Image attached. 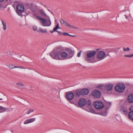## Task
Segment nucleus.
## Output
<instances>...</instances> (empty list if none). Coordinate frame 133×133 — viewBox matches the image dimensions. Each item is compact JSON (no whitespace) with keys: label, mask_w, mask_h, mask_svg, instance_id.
I'll list each match as a JSON object with an SVG mask.
<instances>
[{"label":"nucleus","mask_w":133,"mask_h":133,"mask_svg":"<svg viewBox=\"0 0 133 133\" xmlns=\"http://www.w3.org/2000/svg\"><path fill=\"white\" fill-rule=\"evenodd\" d=\"M34 18L40 21V23L41 25L44 26H50L51 24V22L50 18L48 16L47 19L38 16L37 15L35 14H34Z\"/></svg>","instance_id":"f257e3e1"},{"label":"nucleus","mask_w":133,"mask_h":133,"mask_svg":"<svg viewBox=\"0 0 133 133\" xmlns=\"http://www.w3.org/2000/svg\"><path fill=\"white\" fill-rule=\"evenodd\" d=\"M96 52L94 50L89 51L87 53V57L85 60L88 63H93L95 62L94 58H92L96 54Z\"/></svg>","instance_id":"f03ea898"},{"label":"nucleus","mask_w":133,"mask_h":133,"mask_svg":"<svg viewBox=\"0 0 133 133\" xmlns=\"http://www.w3.org/2000/svg\"><path fill=\"white\" fill-rule=\"evenodd\" d=\"M60 50L55 49L50 54V56L53 58L57 60L62 59L60 56Z\"/></svg>","instance_id":"7ed1b4c3"},{"label":"nucleus","mask_w":133,"mask_h":133,"mask_svg":"<svg viewBox=\"0 0 133 133\" xmlns=\"http://www.w3.org/2000/svg\"><path fill=\"white\" fill-rule=\"evenodd\" d=\"M125 88V87L124 84L121 83H118L115 87L116 90L120 93L123 92Z\"/></svg>","instance_id":"20e7f679"},{"label":"nucleus","mask_w":133,"mask_h":133,"mask_svg":"<svg viewBox=\"0 0 133 133\" xmlns=\"http://www.w3.org/2000/svg\"><path fill=\"white\" fill-rule=\"evenodd\" d=\"M93 105L94 107L97 109H101L104 107L103 103L101 101H96L93 103Z\"/></svg>","instance_id":"39448f33"},{"label":"nucleus","mask_w":133,"mask_h":133,"mask_svg":"<svg viewBox=\"0 0 133 133\" xmlns=\"http://www.w3.org/2000/svg\"><path fill=\"white\" fill-rule=\"evenodd\" d=\"M65 98L68 100L72 99L74 96V93L71 91H69L65 93Z\"/></svg>","instance_id":"423d86ee"},{"label":"nucleus","mask_w":133,"mask_h":133,"mask_svg":"<svg viewBox=\"0 0 133 133\" xmlns=\"http://www.w3.org/2000/svg\"><path fill=\"white\" fill-rule=\"evenodd\" d=\"M105 53L102 51H99L97 55V58L100 60H102L105 57Z\"/></svg>","instance_id":"0eeeda50"},{"label":"nucleus","mask_w":133,"mask_h":133,"mask_svg":"<svg viewBox=\"0 0 133 133\" xmlns=\"http://www.w3.org/2000/svg\"><path fill=\"white\" fill-rule=\"evenodd\" d=\"M113 87L112 84L108 83L104 85V91L106 92L111 91L112 90Z\"/></svg>","instance_id":"6e6552de"},{"label":"nucleus","mask_w":133,"mask_h":133,"mask_svg":"<svg viewBox=\"0 0 133 133\" xmlns=\"http://www.w3.org/2000/svg\"><path fill=\"white\" fill-rule=\"evenodd\" d=\"M92 96L95 98H99L101 96V93L100 92L97 90H93L92 93Z\"/></svg>","instance_id":"1a4fd4ad"},{"label":"nucleus","mask_w":133,"mask_h":133,"mask_svg":"<svg viewBox=\"0 0 133 133\" xmlns=\"http://www.w3.org/2000/svg\"><path fill=\"white\" fill-rule=\"evenodd\" d=\"M86 103V100L83 98L80 99L78 102L79 105L81 107H82L85 105Z\"/></svg>","instance_id":"9d476101"},{"label":"nucleus","mask_w":133,"mask_h":133,"mask_svg":"<svg viewBox=\"0 0 133 133\" xmlns=\"http://www.w3.org/2000/svg\"><path fill=\"white\" fill-rule=\"evenodd\" d=\"M66 51L69 53V55L70 58H71L73 57L74 54V50L68 48L66 49Z\"/></svg>","instance_id":"9b49d317"},{"label":"nucleus","mask_w":133,"mask_h":133,"mask_svg":"<svg viewBox=\"0 0 133 133\" xmlns=\"http://www.w3.org/2000/svg\"><path fill=\"white\" fill-rule=\"evenodd\" d=\"M16 9L17 10L21 12H23L25 9L24 6L21 4L17 5L16 7Z\"/></svg>","instance_id":"f8f14e48"},{"label":"nucleus","mask_w":133,"mask_h":133,"mask_svg":"<svg viewBox=\"0 0 133 133\" xmlns=\"http://www.w3.org/2000/svg\"><path fill=\"white\" fill-rule=\"evenodd\" d=\"M81 95H87L89 93V90L87 89H83L82 90L81 89Z\"/></svg>","instance_id":"ddd939ff"},{"label":"nucleus","mask_w":133,"mask_h":133,"mask_svg":"<svg viewBox=\"0 0 133 133\" xmlns=\"http://www.w3.org/2000/svg\"><path fill=\"white\" fill-rule=\"evenodd\" d=\"M81 92V89H79L74 91L73 93L76 97H79L80 96H82Z\"/></svg>","instance_id":"4468645a"},{"label":"nucleus","mask_w":133,"mask_h":133,"mask_svg":"<svg viewBox=\"0 0 133 133\" xmlns=\"http://www.w3.org/2000/svg\"><path fill=\"white\" fill-rule=\"evenodd\" d=\"M7 66L9 67L10 69H12L15 68H18L22 69H25V68L20 66H17L12 64H10L9 65H7Z\"/></svg>","instance_id":"2eb2a0df"},{"label":"nucleus","mask_w":133,"mask_h":133,"mask_svg":"<svg viewBox=\"0 0 133 133\" xmlns=\"http://www.w3.org/2000/svg\"><path fill=\"white\" fill-rule=\"evenodd\" d=\"M35 120V118H32L27 119L24 122V124H27L29 123H32Z\"/></svg>","instance_id":"dca6fc26"},{"label":"nucleus","mask_w":133,"mask_h":133,"mask_svg":"<svg viewBox=\"0 0 133 133\" xmlns=\"http://www.w3.org/2000/svg\"><path fill=\"white\" fill-rule=\"evenodd\" d=\"M121 111L123 114L125 115H128V112L127 109L124 108L123 107H121Z\"/></svg>","instance_id":"f3484780"},{"label":"nucleus","mask_w":133,"mask_h":133,"mask_svg":"<svg viewBox=\"0 0 133 133\" xmlns=\"http://www.w3.org/2000/svg\"><path fill=\"white\" fill-rule=\"evenodd\" d=\"M68 55V54L66 52L64 51H63L61 52L60 51V56L61 58H65Z\"/></svg>","instance_id":"a211bd4d"},{"label":"nucleus","mask_w":133,"mask_h":133,"mask_svg":"<svg viewBox=\"0 0 133 133\" xmlns=\"http://www.w3.org/2000/svg\"><path fill=\"white\" fill-rule=\"evenodd\" d=\"M38 12L42 16L45 17H48V16L47 15L45 11L42 9H41L39 10Z\"/></svg>","instance_id":"6ab92c4d"},{"label":"nucleus","mask_w":133,"mask_h":133,"mask_svg":"<svg viewBox=\"0 0 133 133\" xmlns=\"http://www.w3.org/2000/svg\"><path fill=\"white\" fill-rule=\"evenodd\" d=\"M128 101L129 103L133 102V94H131L128 96Z\"/></svg>","instance_id":"aec40b11"},{"label":"nucleus","mask_w":133,"mask_h":133,"mask_svg":"<svg viewBox=\"0 0 133 133\" xmlns=\"http://www.w3.org/2000/svg\"><path fill=\"white\" fill-rule=\"evenodd\" d=\"M128 115L129 119L133 122V111H130Z\"/></svg>","instance_id":"412c9836"},{"label":"nucleus","mask_w":133,"mask_h":133,"mask_svg":"<svg viewBox=\"0 0 133 133\" xmlns=\"http://www.w3.org/2000/svg\"><path fill=\"white\" fill-rule=\"evenodd\" d=\"M26 7L27 8L26 9V11L28 9H30L33 12H34L35 11V9L31 5H26Z\"/></svg>","instance_id":"4be33fe9"},{"label":"nucleus","mask_w":133,"mask_h":133,"mask_svg":"<svg viewBox=\"0 0 133 133\" xmlns=\"http://www.w3.org/2000/svg\"><path fill=\"white\" fill-rule=\"evenodd\" d=\"M64 25L67 26L68 27H69L73 28V29H75L76 28V27L72 25H70L69 23H68L67 22H66L65 23Z\"/></svg>","instance_id":"5701e85b"},{"label":"nucleus","mask_w":133,"mask_h":133,"mask_svg":"<svg viewBox=\"0 0 133 133\" xmlns=\"http://www.w3.org/2000/svg\"><path fill=\"white\" fill-rule=\"evenodd\" d=\"M2 23L3 26V29L4 30H6V24L5 22L3 21H2Z\"/></svg>","instance_id":"b1692460"},{"label":"nucleus","mask_w":133,"mask_h":133,"mask_svg":"<svg viewBox=\"0 0 133 133\" xmlns=\"http://www.w3.org/2000/svg\"><path fill=\"white\" fill-rule=\"evenodd\" d=\"M34 111V110L33 109H30L29 110H28L26 112H25V114L27 115H29L31 113L33 112Z\"/></svg>","instance_id":"393cba45"},{"label":"nucleus","mask_w":133,"mask_h":133,"mask_svg":"<svg viewBox=\"0 0 133 133\" xmlns=\"http://www.w3.org/2000/svg\"><path fill=\"white\" fill-rule=\"evenodd\" d=\"M98 89L101 90H104V85H98Z\"/></svg>","instance_id":"a878e982"},{"label":"nucleus","mask_w":133,"mask_h":133,"mask_svg":"<svg viewBox=\"0 0 133 133\" xmlns=\"http://www.w3.org/2000/svg\"><path fill=\"white\" fill-rule=\"evenodd\" d=\"M16 84L18 85L19 88H21L24 86V84L21 82L17 83H16Z\"/></svg>","instance_id":"bb28decb"},{"label":"nucleus","mask_w":133,"mask_h":133,"mask_svg":"<svg viewBox=\"0 0 133 133\" xmlns=\"http://www.w3.org/2000/svg\"><path fill=\"white\" fill-rule=\"evenodd\" d=\"M39 31L40 32L43 33H45L47 31L45 29H39Z\"/></svg>","instance_id":"cd10ccee"},{"label":"nucleus","mask_w":133,"mask_h":133,"mask_svg":"<svg viewBox=\"0 0 133 133\" xmlns=\"http://www.w3.org/2000/svg\"><path fill=\"white\" fill-rule=\"evenodd\" d=\"M6 8V6L4 7L0 3V10H2L3 9L4 10Z\"/></svg>","instance_id":"c85d7f7f"},{"label":"nucleus","mask_w":133,"mask_h":133,"mask_svg":"<svg viewBox=\"0 0 133 133\" xmlns=\"http://www.w3.org/2000/svg\"><path fill=\"white\" fill-rule=\"evenodd\" d=\"M16 13L19 16H21L22 17L23 16V15L22 14V12H21V11H18L17 10L16 11Z\"/></svg>","instance_id":"c756f323"},{"label":"nucleus","mask_w":133,"mask_h":133,"mask_svg":"<svg viewBox=\"0 0 133 133\" xmlns=\"http://www.w3.org/2000/svg\"><path fill=\"white\" fill-rule=\"evenodd\" d=\"M124 56L125 57H133V54L125 55H124Z\"/></svg>","instance_id":"7c9ffc66"},{"label":"nucleus","mask_w":133,"mask_h":133,"mask_svg":"<svg viewBox=\"0 0 133 133\" xmlns=\"http://www.w3.org/2000/svg\"><path fill=\"white\" fill-rule=\"evenodd\" d=\"M63 34L64 35H68L70 36L73 37H74L75 36V35H70L68 34V33H66V32H63Z\"/></svg>","instance_id":"2f4dec72"},{"label":"nucleus","mask_w":133,"mask_h":133,"mask_svg":"<svg viewBox=\"0 0 133 133\" xmlns=\"http://www.w3.org/2000/svg\"><path fill=\"white\" fill-rule=\"evenodd\" d=\"M59 27V24H58L54 28L53 30L54 31H56V30L58 29Z\"/></svg>","instance_id":"473e14b6"},{"label":"nucleus","mask_w":133,"mask_h":133,"mask_svg":"<svg viewBox=\"0 0 133 133\" xmlns=\"http://www.w3.org/2000/svg\"><path fill=\"white\" fill-rule=\"evenodd\" d=\"M60 22L61 24H64L66 22L63 19H60Z\"/></svg>","instance_id":"72a5a7b5"},{"label":"nucleus","mask_w":133,"mask_h":133,"mask_svg":"<svg viewBox=\"0 0 133 133\" xmlns=\"http://www.w3.org/2000/svg\"><path fill=\"white\" fill-rule=\"evenodd\" d=\"M123 50L124 51H129L130 50V49L128 47L126 48H123Z\"/></svg>","instance_id":"f704fd0d"},{"label":"nucleus","mask_w":133,"mask_h":133,"mask_svg":"<svg viewBox=\"0 0 133 133\" xmlns=\"http://www.w3.org/2000/svg\"><path fill=\"white\" fill-rule=\"evenodd\" d=\"M37 29V27L36 26H34L33 27V30L34 31H35Z\"/></svg>","instance_id":"c9c22d12"},{"label":"nucleus","mask_w":133,"mask_h":133,"mask_svg":"<svg viewBox=\"0 0 133 133\" xmlns=\"http://www.w3.org/2000/svg\"><path fill=\"white\" fill-rule=\"evenodd\" d=\"M129 110L131 111H133V105L130 107L129 108Z\"/></svg>","instance_id":"e433bc0d"},{"label":"nucleus","mask_w":133,"mask_h":133,"mask_svg":"<svg viewBox=\"0 0 133 133\" xmlns=\"http://www.w3.org/2000/svg\"><path fill=\"white\" fill-rule=\"evenodd\" d=\"M82 52L81 51H80L78 53L77 55V56L78 57H79L80 56L81 53Z\"/></svg>","instance_id":"4c0bfd02"},{"label":"nucleus","mask_w":133,"mask_h":133,"mask_svg":"<svg viewBox=\"0 0 133 133\" xmlns=\"http://www.w3.org/2000/svg\"><path fill=\"white\" fill-rule=\"evenodd\" d=\"M0 109L1 110H3V111H5V108L2 107H1L0 108Z\"/></svg>","instance_id":"58836bf2"},{"label":"nucleus","mask_w":133,"mask_h":133,"mask_svg":"<svg viewBox=\"0 0 133 133\" xmlns=\"http://www.w3.org/2000/svg\"><path fill=\"white\" fill-rule=\"evenodd\" d=\"M88 107L89 108H91V103H89L88 104Z\"/></svg>","instance_id":"ea45409f"},{"label":"nucleus","mask_w":133,"mask_h":133,"mask_svg":"<svg viewBox=\"0 0 133 133\" xmlns=\"http://www.w3.org/2000/svg\"><path fill=\"white\" fill-rule=\"evenodd\" d=\"M5 0H0V2L3 3L4 2Z\"/></svg>","instance_id":"a19ab883"},{"label":"nucleus","mask_w":133,"mask_h":133,"mask_svg":"<svg viewBox=\"0 0 133 133\" xmlns=\"http://www.w3.org/2000/svg\"><path fill=\"white\" fill-rule=\"evenodd\" d=\"M70 103L72 104H73L74 103V102L72 101H70Z\"/></svg>","instance_id":"79ce46f5"},{"label":"nucleus","mask_w":133,"mask_h":133,"mask_svg":"<svg viewBox=\"0 0 133 133\" xmlns=\"http://www.w3.org/2000/svg\"><path fill=\"white\" fill-rule=\"evenodd\" d=\"M100 49H96V50L97 51H98V50H99Z\"/></svg>","instance_id":"37998d69"},{"label":"nucleus","mask_w":133,"mask_h":133,"mask_svg":"<svg viewBox=\"0 0 133 133\" xmlns=\"http://www.w3.org/2000/svg\"><path fill=\"white\" fill-rule=\"evenodd\" d=\"M55 31H54V30H53V31H51L50 32L51 33H53Z\"/></svg>","instance_id":"c03bdc74"},{"label":"nucleus","mask_w":133,"mask_h":133,"mask_svg":"<svg viewBox=\"0 0 133 133\" xmlns=\"http://www.w3.org/2000/svg\"><path fill=\"white\" fill-rule=\"evenodd\" d=\"M56 31L57 32H58V33H60V32H59V31H57V30H56Z\"/></svg>","instance_id":"a18cd8bd"},{"label":"nucleus","mask_w":133,"mask_h":133,"mask_svg":"<svg viewBox=\"0 0 133 133\" xmlns=\"http://www.w3.org/2000/svg\"><path fill=\"white\" fill-rule=\"evenodd\" d=\"M26 68L28 69L29 70H30V69L29 68Z\"/></svg>","instance_id":"49530a36"},{"label":"nucleus","mask_w":133,"mask_h":133,"mask_svg":"<svg viewBox=\"0 0 133 133\" xmlns=\"http://www.w3.org/2000/svg\"><path fill=\"white\" fill-rule=\"evenodd\" d=\"M126 16V18L127 19V17L126 16Z\"/></svg>","instance_id":"de8ad7c7"},{"label":"nucleus","mask_w":133,"mask_h":133,"mask_svg":"<svg viewBox=\"0 0 133 133\" xmlns=\"http://www.w3.org/2000/svg\"><path fill=\"white\" fill-rule=\"evenodd\" d=\"M2 98H0V100H2Z\"/></svg>","instance_id":"09e8293b"},{"label":"nucleus","mask_w":133,"mask_h":133,"mask_svg":"<svg viewBox=\"0 0 133 133\" xmlns=\"http://www.w3.org/2000/svg\"><path fill=\"white\" fill-rule=\"evenodd\" d=\"M120 48H119L118 49H119Z\"/></svg>","instance_id":"8fccbe9b"}]
</instances>
